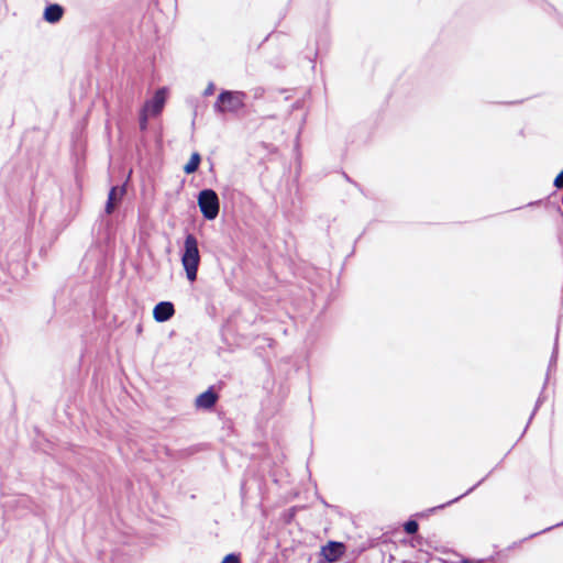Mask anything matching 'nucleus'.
Instances as JSON below:
<instances>
[{
	"label": "nucleus",
	"instance_id": "6ab92c4d",
	"mask_svg": "<svg viewBox=\"0 0 563 563\" xmlns=\"http://www.w3.org/2000/svg\"><path fill=\"white\" fill-rule=\"evenodd\" d=\"M463 563H483L481 561H471V560H464Z\"/></svg>",
	"mask_w": 563,
	"mask_h": 563
},
{
	"label": "nucleus",
	"instance_id": "39448f33",
	"mask_svg": "<svg viewBox=\"0 0 563 563\" xmlns=\"http://www.w3.org/2000/svg\"><path fill=\"white\" fill-rule=\"evenodd\" d=\"M174 313L175 308L170 301H161L153 309V317L157 322L168 321Z\"/></svg>",
	"mask_w": 563,
	"mask_h": 563
},
{
	"label": "nucleus",
	"instance_id": "f3484780",
	"mask_svg": "<svg viewBox=\"0 0 563 563\" xmlns=\"http://www.w3.org/2000/svg\"><path fill=\"white\" fill-rule=\"evenodd\" d=\"M558 356V343H555L554 351L551 356L550 366L553 365L556 362Z\"/></svg>",
	"mask_w": 563,
	"mask_h": 563
},
{
	"label": "nucleus",
	"instance_id": "9d476101",
	"mask_svg": "<svg viewBox=\"0 0 563 563\" xmlns=\"http://www.w3.org/2000/svg\"><path fill=\"white\" fill-rule=\"evenodd\" d=\"M200 162H201L200 154L197 152L192 153L189 162L184 166V172L188 175L197 172Z\"/></svg>",
	"mask_w": 563,
	"mask_h": 563
},
{
	"label": "nucleus",
	"instance_id": "9b49d317",
	"mask_svg": "<svg viewBox=\"0 0 563 563\" xmlns=\"http://www.w3.org/2000/svg\"><path fill=\"white\" fill-rule=\"evenodd\" d=\"M418 528L419 525L416 520H408L404 526V529L408 534L416 533L418 531Z\"/></svg>",
	"mask_w": 563,
	"mask_h": 563
},
{
	"label": "nucleus",
	"instance_id": "2eb2a0df",
	"mask_svg": "<svg viewBox=\"0 0 563 563\" xmlns=\"http://www.w3.org/2000/svg\"><path fill=\"white\" fill-rule=\"evenodd\" d=\"M554 186L559 189L563 188V170L555 177Z\"/></svg>",
	"mask_w": 563,
	"mask_h": 563
},
{
	"label": "nucleus",
	"instance_id": "6e6552de",
	"mask_svg": "<svg viewBox=\"0 0 563 563\" xmlns=\"http://www.w3.org/2000/svg\"><path fill=\"white\" fill-rule=\"evenodd\" d=\"M218 395L212 390V388H209L196 398L195 404L197 408L210 409L216 405Z\"/></svg>",
	"mask_w": 563,
	"mask_h": 563
},
{
	"label": "nucleus",
	"instance_id": "4468645a",
	"mask_svg": "<svg viewBox=\"0 0 563 563\" xmlns=\"http://www.w3.org/2000/svg\"><path fill=\"white\" fill-rule=\"evenodd\" d=\"M221 563H240V558L234 553H230L224 556Z\"/></svg>",
	"mask_w": 563,
	"mask_h": 563
},
{
	"label": "nucleus",
	"instance_id": "f8f14e48",
	"mask_svg": "<svg viewBox=\"0 0 563 563\" xmlns=\"http://www.w3.org/2000/svg\"><path fill=\"white\" fill-rule=\"evenodd\" d=\"M481 483H482V481H481V482H478V483H477L476 485H474L473 487H471V488H470L465 494H463V495H461V496H459V497H455L454 499H452V500L448 501L446 504H443V505H440V506H438V507H435V508H432L431 510L442 509V508H444L446 505H451V504H453V503L457 501V500H459V499H461L463 496H465V495H467L468 493L473 492V490H474V489H475V488H476Z\"/></svg>",
	"mask_w": 563,
	"mask_h": 563
},
{
	"label": "nucleus",
	"instance_id": "a211bd4d",
	"mask_svg": "<svg viewBox=\"0 0 563 563\" xmlns=\"http://www.w3.org/2000/svg\"><path fill=\"white\" fill-rule=\"evenodd\" d=\"M560 526H563V521L555 525V527H560ZM553 528H554V526H553ZM551 529H552V527L545 528L541 532H537V533L531 534V537L537 536V534L542 533V532H547V531H549Z\"/></svg>",
	"mask_w": 563,
	"mask_h": 563
},
{
	"label": "nucleus",
	"instance_id": "f257e3e1",
	"mask_svg": "<svg viewBox=\"0 0 563 563\" xmlns=\"http://www.w3.org/2000/svg\"><path fill=\"white\" fill-rule=\"evenodd\" d=\"M181 264L186 272L187 279L195 282L200 264V254L197 238L191 233L187 234L185 238Z\"/></svg>",
	"mask_w": 563,
	"mask_h": 563
},
{
	"label": "nucleus",
	"instance_id": "0eeeda50",
	"mask_svg": "<svg viewBox=\"0 0 563 563\" xmlns=\"http://www.w3.org/2000/svg\"><path fill=\"white\" fill-rule=\"evenodd\" d=\"M124 194H125L124 186H122V187L114 186L110 189L109 195H108V200H107V203L104 207V212L107 214H111L114 211L118 203L123 198Z\"/></svg>",
	"mask_w": 563,
	"mask_h": 563
},
{
	"label": "nucleus",
	"instance_id": "ddd939ff",
	"mask_svg": "<svg viewBox=\"0 0 563 563\" xmlns=\"http://www.w3.org/2000/svg\"><path fill=\"white\" fill-rule=\"evenodd\" d=\"M150 113L148 112H144V110L142 109V112L140 114V128L141 130H146L147 128V115Z\"/></svg>",
	"mask_w": 563,
	"mask_h": 563
},
{
	"label": "nucleus",
	"instance_id": "7ed1b4c3",
	"mask_svg": "<svg viewBox=\"0 0 563 563\" xmlns=\"http://www.w3.org/2000/svg\"><path fill=\"white\" fill-rule=\"evenodd\" d=\"M198 206L207 220H213L219 214L220 203L218 195L212 189H203L198 195Z\"/></svg>",
	"mask_w": 563,
	"mask_h": 563
},
{
	"label": "nucleus",
	"instance_id": "423d86ee",
	"mask_svg": "<svg viewBox=\"0 0 563 563\" xmlns=\"http://www.w3.org/2000/svg\"><path fill=\"white\" fill-rule=\"evenodd\" d=\"M345 547L341 542L330 541L327 545L322 547V555L328 562L338 561L344 553Z\"/></svg>",
	"mask_w": 563,
	"mask_h": 563
},
{
	"label": "nucleus",
	"instance_id": "1a4fd4ad",
	"mask_svg": "<svg viewBox=\"0 0 563 563\" xmlns=\"http://www.w3.org/2000/svg\"><path fill=\"white\" fill-rule=\"evenodd\" d=\"M63 14H64L63 7L57 3H54V4H49L45 8L44 19H45V21H47L49 23H56L63 18Z\"/></svg>",
	"mask_w": 563,
	"mask_h": 563
},
{
	"label": "nucleus",
	"instance_id": "f03ea898",
	"mask_svg": "<svg viewBox=\"0 0 563 563\" xmlns=\"http://www.w3.org/2000/svg\"><path fill=\"white\" fill-rule=\"evenodd\" d=\"M246 93L239 90H223L213 104L218 114L235 113L245 107Z\"/></svg>",
	"mask_w": 563,
	"mask_h": 563
},
{
	"label": "nucleus",
	"instance_id": "20e7f679",
	"mask_svg": "<svg viewBox=\"0 0 563 563\" xmlns=\"http://www.w3.org/2000/svg\"><path fill=\"white\" fill-rule=\"evenodd\" d=\"M165 104V89H158L154 97L146 101L143 110L144 112H148L151 115H157L163 110V107Z\"/></svg>",
	"mask_w": 563,
	"mask_h": 563
},
{
	"label": "nucleus",
	"instance_id": "dca6fc26",
	"mask_svg": "<svg viewBox=\"0 0 563 563\" xmlns=\"http://www.w3.org/2000/svg\"><path fill=\"white\" fill-rule=\"evenodd\" d=\"M214 84L213 82H209L208 86L206 87L205 91H203V96L205 97H208V96H211L213 92H214Z\"/></svg>",
	"mask_w": 563,
	"mask_h": 563
}]
</instances>
